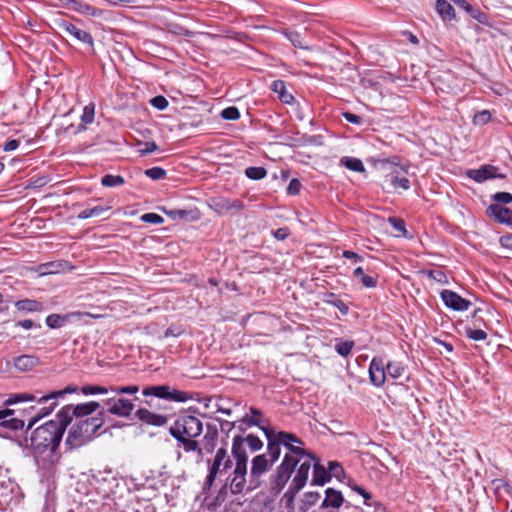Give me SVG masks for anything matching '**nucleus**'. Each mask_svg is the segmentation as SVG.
<instances>
[{"instance_id": "052dcab7", "label": "nucleus", "mask_w": 512, "mask_h": 512, "mask_svg": "<svg viewBox=\"0 0 512 512\" xmlns=\"http://www.w3.org/2000/svg\"><path fill=\"white\" fill-rule=\"evenodd\" d=\"M361 283L366 288H374L377 284V281L372 276L362 275Z\"/></svg>"}, {"instance_id": "dca6fc26", "label": "nucleus", "mask_w": 512, "mask_h": 512, "mask_svg": "<svg viewBox=\"0 0 512 512\" xmlns=\"http://www.w3.org/2000/svg\"><path fill=\"white\" fill-rule=\"evenodd\" d=\"M60 27L62 28L63 31H65L68 34H70L71 36H73L79 42L88 44L89 46L93 47L94 40L90 33L86 32V31L78 28L76 25L66 22V21H63L60 24Z\"/></svg>"}, {"instance_id": "9b49d317", "label": "nucleus", "mask_w": 512, "mask_h": 512, "mask_svg": "<svg viewBox=\"0 0 512 512\" xmlns=\"http://www.w3.org/2000/svg\"><path fill=\"white\" fill-rule=\"evenodd\" d=\"M444 305L455 311H466L471 306V302L452 290H442L440 293Z\"/></svg>"}, {"instance_id": "423d86ee", "label": "nucleus", "mask_w": 512, "mask_h": 512, "mask_svg": "<svg viewBox=\"0 0 512 512\" xmlns=\"http://www.w3.org/2000/svg\"><path fill=\"white\" fill-rule=\"evenodd\" d=\"M203 430L202 422L195 416L182 415L176 419L169 432L173 438L198 437Z\"/></svg>"}, {"instance_id": "473e14b6", "label": "nucleus", "mask_w": 512, "mask_h": 512, "mask_svg": "<svg viewBox=\"0 0 512 512\" xmlns=\"http://www.w3.org/2000/svg\"><path fill=\"white\" fill-rule=\"evenodd\" d=\"M194 437L181 436V438H175L182 446L185 452H197L198 458H202V450L199 447L197 441L193 439Z\"/></svg>"}, {"instance_id": "ddd939ff", "label": "nucleus", "mask_w": 512, "mask_h": 512, "mask_svg": "<svg viewBox=\"0 0 512 512\" xmlns=\"http://www.w3.org/2000/svg\"><path fill=\"white\" fill-rule=\"evenodd\" d=\"M487 215L500 224L512 226V210L500 204H491L487 208Z\"/></svg>"}, {"instance_id": "6ab92c4d", "label": "nucleus", "mask_w": 512, "mask_h": 512, "mask_svg": "<svg viewBox=\"0 0 512 512\" xmlns=\"http://www.w3.org/2000/svg\"><path fill=\"white\" fill-rule=\"evenodd\" d=\"M61 2L68 9H71L84 15L97 17L100 16L102 13L100 9H97L87 3L78 0H61Z\"/></svg>"}, {"instance_id": "79ce46f5", "label": "nucleus", "mask_w": 512, "mask_h": 512, "mask_svg": "<svg viewBox=\"0 0 512 512\" xmlns=\"http://www.w3.org/2000/svg\"><path fill=\"white\" fill-rule=\"evenodd\" d=\"M109 208H105V207H102V206H95L93 208H89V209H85L83 211H81L79 214H78V218L79 219H88V218H91V217H97V216H100L103 212L107 211Z\"/></svg>"}, {"instance_id": "c85d7f7f", "label": "nucleus", "mask_w": 512, "mask_h": 512, "mask_svg": "<svg viewBox=\"0 0 512 512\" xmlns=\"http://www.w3.org/2000/svg\"><path fill=\"white\" fill-rule=\"evenodd\" d=\"M435 9L443 20H451L455 17V9L447 0H437Z\"/></svg>"}, {"instance_id": "8fccbe9b", "label": "nucleus", "mask_w": 512, "mask_h": 512, "mask_svg": "<svg viewBox=\"0 0 512 512\" xmlns=\"http://www.w3.org/2000/svg\"><path fill=\"white\" fill-rule=\"evenodd\" d=\"M221 116L225 120H232L233 121V120L239 119L240 113H239V110L236 107L231 106V107H227L224 110H222Z\"/></svg>"}, {"instance_id": "a211bd4d", "label": "nucleus", "mask_w": 512, "mask_h": 512, "mask_svg": "<svg viewBox=\"0 0 512 512\" xmlns=\"http://www.w3.org/2000/svg\"><path fill=\"white\" fill-rule=\"evenodd\" d=\"M14 414L13 409L0 410V426L10 430L22 429L25 425L24 421L14 417Z\"/></svg>"}, {"instance_id": "49530a36", "label": "nucleus", "mask_w": 512, "mask_h": 512, "mask_svg": "<svg viewBox=\"0 0 512 512\" xmlns=\"http://www.w3.org/2000/svg\"><path fill=\"white\" fill-rule=\"evenodd\" d=\"M110 391L116 395L121 394H136L139 391V387L136 385L110 387Z\"/></svg>"}, {"instance_id": "f704fd0d", "label": "nucleus", "mask_w": 512, "mask_h": 512, "mask_svg": "<svg viewBox=\"0 0 512 512\" xmlns=\"http://www.w3.org/2000/svg\"><path fill=\"white\" fill-rule=\"evenodd\" d=\"M324 302L337 308L342 315H347L349 312L348 305L339 299L334 293L326 294Z\"/></svg>"}, {"instance_id": "b1692460", "label": "nucleus", "mask_w": 512, "mask_h": 512, "mask_svg": "<svg viewBox=\"0 0 512 512\" xmlns=\"http://www.w3.org/2000/svg\"><path fill=\"white\" fill-rule=\"evenodd\" d=\"M242 207V203L238 200L219 198L214 201L215 211L219 214H225L231 210H240Z\"/></svg>"}, {"instance_id": "69168bd1", "label": "nucleus", "mask_w": 512, "mask_h": 512, "mask_svg": "<svg viewBox=\"0 0 512 512\" xmlns=\"http://www.w3.org/2000/svg\"><path fill=\"white\" fill-rule=\"evenodd\" d=\"M499 242L502 247L512 250V234L501 236Z\"/></svg>"}, {"instance_id": "09e8293b", "label": "nucleus", "mask_w": 512, "mask_h": 512, "mask_svg": "<svg viewBox=\"0 0 512 512\" xmlns=\"http://www.w3.org/2000/svg\"><path fill=\"white\" fill-rule=\"evenodd\" d=\"M466 336L474 341H483L487 338V333L481 329H466Z\"/></svg>"}, {"instance_id": "bb28decb", "label": "nucleus", "mask_w": 512, "mask_h": 512, "mask_svg": "<svg viewBox=\"0 0 512 512\" xmlns=\"http://www.w3.org/2000/svg\"><path fill=\"white\" fill-rule=\"evenodd\" d=\"M15 307L18 311L22 312H42L44 306L41 302L32 299H23L15 302Z\"/></svg>"}, {"instance_id": "2f4dec72", "label": "nucleus", "mask_w": 512, "mask_h": 512, "mask_svg": "<svg viewBox=\"0 0 512 512\" xmlns=\"http://www.w3.org/2000/svg\"><path fill=\"white\" fill-rule=\"evenodd\" d=\"M84 427V433L90 434L92 438L97 433V430L103 425V420L97 417H90L87 419H79Z\"/></svg>"}, {"instance_id": "f8f14e48", "label": "nucleus", "mask_w": 512, "mask_h": 512, "mask_svg": "<svg viewBox=\"0 0 512 512\" xmlns=\"http://www.w3.org/2000/svg\"><path fill=\"white\" fill-rule=\"evenodd\" d=\"M91 439L92 436H90V434L86 435V433H84V427L78 419L68 432L66 443L71 447H78Z\"/></svg>"}, {"instance_id": "39448f33", "label": "nucleus", "mask_w": 512, "mask_h": 512, "mask_svg": "<svg viewBox=\"0 0 512 512\" xmlns=\"http://www.w3.org/2000/svg\"><path fill=\"white\" fill-rule=\"evenodd\" d=\"M279 459V452L272 444H267L266 452L255 456L251 462L248 489H255L261 483V477L266 474Z\"/></svg>"}, {"instance_id": "4d7b16f0", "label": "nucleus", "mask_w": 512, "mask_h": 512, "mask_svg": "<svg viewBox=\"0 0 512 512\" xmlns=\"http://www.w3.org/2000/svg\"><path fill=\"white\" fill-rule=\"evenodd\" d=\"M152 106L159 110H164L168 107V101L164 96H156L150 100Z\"/></svg>"}, {"instance_id": "bf43d9fd", "label": "nucleus", "mask_w": 512, "mask_h": 512, "mask_svg": "<svg viewBox=\"0 0 512 512\" xmlns=\"http://www.w3.org/2000/svg\"><path fill=\"white\" fill-rule=\"evenodd\" d=\"M15 326L22 327L24 329H32L34 327L41 328L40 324L34 323L31 319L20 320L15 323Z\"/></svg>"}, {"instance_id": "f03ea898", "label": "nucleus", "mask_w": 512, "mask_h": 512, "mask_svg": "<svg viewBox=\"0 0 512 512\" xmlns=\"http://www.w3.org/2000/svg\"><path fill=\"white\" fill-rule=\"evenodd\" d=\"M77 387H66L63 390L54 391L47 395H39L36 393H17L12 394L5 401L6 406L14 405L20 402H35L34 405L30 406V409L34 412L28 426L31 427L39 419L49 415L57 406V400L63 397L67 393L76 392Z\"/></svg>"}, {"instance_id": "7ed1b4c3", "label": "nucleus", "mask_w": 512, "mask_h": 512, "mask_svg": "<svg viewBox=\"0 0 512 512\" xmlns=\"http://www.w3.org/2000/svg\"><path fill=\"white\" fill-rule=\"evenodd\" d=\"M63 436V429L53 420L36 428L29 439H26L27 445L34 454H43L46 451L54 452Z\"/></svg>"}, {"instance_id": "de8ad7c7", "label": "nucleus", "mask_w": 512, "mask_h": 512, "mask_svg": "<svg viewBox=\"0 0 512 512\" xmlns=\"http://www.w3.org/2000/svg\"><path fill=\"white\" fill-rule=\"evenodd\" d=\"M145 175L152 180H161L166 176V171L161 167H152L145 170Z\"/></svg>"}, {"instance_id": "3c124183", "label": "nucleus", "mask_w": 512, "mask_h": 512, "mask_svg": "<svg viewBox=\"0 0 512 512\" xmlns=\"http://www.w3.org/2000/svg\"><path fill=\"white\" fill-rule=\"evenodd\" d=\"M389 223L392 225L394 230L397 232V236L405 235L406 228L403 220L391 217L389 218Z\"/></svg>"}, {"instance_id": "1a4fd4ad", "label": "nucleus", "mask_w": 512, "mask_h": 512, "mask_svg": "<svg viewBox=\"0 0 512 512\" xmlns=\"http://www.w3.org/2000/svg\"><path fill=\"white\" fill-rule=\"evenodd\" d=\"M308 476V464L304 463V465L298 466L296 474L283 496L287 505L292 504L297 493L305 487Z\"/></svg>"}, {"instance_id": "58836bf2", "label": "nucleus", "mask_w": 512, "mask_h": 512, "mask_svg": "<svg viewBox=\"0 0 512 512\" xmlns=\"http://www.w3.org/2000/svg\"><path fill=\"white\" fill-rule=\"evenodd\" d=\"M124 183L125 180L121 175L106 174L101 179V184L105 187H117Z\"/></svg>"}, {"instance_id": "9d476101", "label": "nucleus", "mask_w": 512, "mask_h": 512, "mask_svg": "<svg viewBox=\"0 0 512 512\" xmlns=\"http://www.w3.org/2000/svg\"><path fill=\"white\" fill-rule=\"evenodd\" d=\"M118 396L119 395L114 394V396L108 397L103 401L104 405L107 407V412L118 417L130 416L134 410L133 401Z\"/></svg>"}, {"instance_id": "ea45409f", "label": "nucleus", "mask_w": 512, "mask_h": 512, "mask_svg": "<svg viewBox=\"0 0 512 512\" xmlns=\"http://www.w3.org/2000/svg\"><path fill=\"white\" fill-rule=\"evenodd\" d=\"M237 439H240L241 443L246 442L248 447L251 449V451L255 452L260 450L263 447V442L260 440V438L253 434H248L245 439H242L241 437H236Z\"/></svg>"}, {"instance_id": "5fc2aeb1", "label": "nucleus", "mask_w": 512, "mask_h": 512, "mask_svg": "<svg viewBox=\"0 0 512 512\" xmlns=\"http://www.w3.org/2000/svg\"><path fill=\"white\" fill-rule=\"evenodd\" d=\"M492 199L496 201V204H510L512 202V194L509 192H497L492 195Z\"/></svg>"}, {"instance_id": "0eeeda50", "label": "nucleus", "mask_w": 512, "mask_h": 512, "mask_svg": "<svg viewBox=\"0 0 512 512\" xmlns=\"http://www.w3.org/2000/svg\"><path fill=\"white\" fill-rule=\"evenodd\" d=\"M231 466L232 461L230 457L227 455V450L224 448H219L216 451L213 462L209 467V473L206 477L205 486L210 488L213 485L216 477L227 472V470L231 468Z\"/></svg>"}, {"instance_id": "393cba45", "label": "nucleus", "mask_w": 512, "mask_h": 512, "mask_svg": "<svg viewBox=\"0 0 512 512\" xmlns=\"http://www.w3.org/2000/svg\"><path fill=\"white\" fill-rule=\"evenodd\" d=\"M313 466V475H312V485H324L331 479V474L329 471L325 469V467L319 463L312 462Z\"/></svg>"}, {"instance_id": "864d4df0", "label": "nucleus", "mask_w": 512, "mask_h": 512, "mask_svg": "<svg viewBox=\"0 0 512 512\" xmlns=\"http://www.w3.org/2000/svg\"><path fill=\"white\" fill-rule=\"evenodd\" d=\"M491 120V114L488 110H483L481 112H478L474 118L473 122L476 125H484L488 123Z\"/></svg>"}, {"instance_id": "4c0bfd02", "label": "nucleus", "mask_w": 512, "mask_h": 512, "mask_svg": "<svg viewBox=\"0 0 512 512\" xmlns=\"http://www.w3.org/2000/svg\"><path fill=\"white\" fill-rule=\"evenodd\" d=\"M353 346V341H344L342 339H336L335 350L340 356L347 357L351 353Z\"/></svg>"}, {"instance_id": "338daca9", "label": "nucleus", "mask_w": 512, "mask_h": 512, "mask_svg": "<svg viewBox=\"0 0 512 512\" xmlns=\"http://www.w3.org/2000/svg\"><path fill=\"white\" fill-rule=\"evenodd\" d=\"M18 147H19V141L16 139H11L4 144L3 150L4 151H13V150L17 149Z\"/></svg>"}, {"instance_id": "cd10ccee", "label": "nucleus", "mask_w": 512, "mask_h": 512, "mask_svg": "<svg viewBox=\"0 0 512 512\" xmlns=\"http://www.w3.org/2000/svg\"><path fill=\"white\" fill-rule=\"evenodd\" d=\"M58 421H55L57 425L61 426L63 429V432L65 431L66 427L70 422L73 420V417H75V410L73 409V405H66L64 406L56 415Z\"/></svg>"}, {"instance_id": "2eb2a0df", "label": "nucleus", "mask_w": 512, "mask_h": 512, "mask_svg": "<svg viewBox=\"0 0 512 512\" xmlns=\"http://www.w3.org/2000/svg\"><path fill=\"white\" fill-rule=\"evenodd\" d=\"M369 377L373 385L380 387L386 379V367L382 360L374 358L369 366Z\"/></svg>"}, {"instance_id": "f257e3e1", "label": "nucleus", "mask_w": 512, "mask_h": 512, "mask_svg": "<svg viewBox=\"0 0 512 512\" xmlns=\"http://www.w3.org/2000/svg\"><path fill=\"white\" fill-rule=\"evenodd\" d=\"M261 430L266 436L267 444H272L278 450L279 456L281 455V446L285 449L281 463L270 476V490L272 493L278 494L284 489L298 465L308 464L309 473L315 458L303 448V441L295 434L275 431L270 427H261Z\"/></svg>"}, {"instance_id": "c756f323", "label": "nucleus", "mask_w": 512, "mask_h": 512, "mask_svg": "<svg viewBox=\"0 0 512 512\" xmlns=\"http://www.w3.org/2000/svg\"><path fill=\"white\" fill-rule=\"evenodd\" d=\"M272 90L278 94V98L285 104H290L294 100L291 93L286 90L285 83L281 80H276L271 85Z\"/></svg>"}, {"instance_id": "c03bdc74", "label": "nucleus", "mask_w": 512, "mask_h": 512, "mask_svg": "<svg viewBox=\"0 0 512 512\" xmlns=\"http://www.w3.org/2000/svg\"><path fill=\"white\" fill-rule=\"evenodd\" d=\"M110 388L97 386V385H87L82 387V393L85 395H94V394H108Z\"/></svg>"}, {"instance_id": "7c9ffc66", "label": "nucleus", "mask_w": 512, "mask_h": 512, "mask_svg": "<svg viewBox=\"0 0 512 512\" xmlns=\"http://www.w3.org/2000/svg\"><path fill=\"white\" fill-rule=\"evenodd\" d=\"M100 404L96 401H90L87 403L73 405L75 410V417L82 418L95 412L99 408Z\"/></svg>"}, {"instance_id": "37998d69", "label": "nucleus", "mask_w": 512, "mask_h": 512, "mask_svg": "<svg viewBox=\"0 0 512 512\" xmlns=\"http://www.w3.org/2000/svg\"><path fill=\"white\" fill-rule=\"evenodd\" d=\"M60 266H61L60 263H55V262H49V263L41 264L38 267V272L42 276L58 273L59 269H60Z\"/></svg>"}, {"instance_id": "4be33fe9", "label": "nucleus", "mask_w": 512, "mask_h": 512, "mask_svg": "<svg viewBox=\"0 0 512 512\" xmlns=\"http://www.w3.org/2000/svg\"><path fill=\"white\" fill-rule=\"evenodd\" d=\"M38 363L39 360L36 356L27 354L18 356L13 360L14 367L20 372L31 371Z\"/></svg>"}, {"instance_id": "680f3d73", "label": "nucleus", "mask_w": 512, "mask_h": 512, "mask_svg": "<svg viewBox=\"0 0 512 512\" xmlns=\"http://www.w3.org/2000/svg\"><path fill=\"white\" fill-rule=\"evenodd\" d=\"M158 150V146L155 142H145L144 147L140 149V153L145 155Z\"/></svg>"}, {"instance_id": "603ef678", "label": "nucleus", "mask_w": 512, "mask_h": 512, "mask_svg": "<svg viewBox=\"0 0 512 512\" xmlns=\"http://www.w3.org/2000/svg\"><path fill=\"white\" fill-rule=\"evenodd\" d=\"M141 220L145 223L156 224V225L162 224L164 222L163 217L156 213H145L141 216Z\"/></svg>"}, {"instance_id": "6e6d98bb", "label": "nucleus", "mask_w": 512, "mask_h": 512, "mask_svg": "<svg viewBox=\"0 0 512 512\" xmlns=\"http://www.w3.org/2000/svg\"><path fill=\"white\" fill-rule=\"evenodd\" d=\"M302 184L297 178H293L287 187V193L289 195H297L301 191Z\"/></svg>"}, {"instance_id": "aec40b11", "label": "nucleus", "mask_w": 512, "mask_h": 512, "mask_svg": "<svg viewBox=\"0 0 512 512\" xmlns=\"http://www.w3.org/2000/svg\"><path fill=\"white\" fill-rule=\"evenodd\" d=\"M497 168L492 165H485L479 169L469 170L467 175L478 183L496 177Z\"/></svg>"}, {"instance_id": "a18cd8bd", "label": "nucleus", "mask_w": 512, "mask_h": 512, "mask_svg": "<svg viewBox=\"0 0 512 512\" xmlns=\"http://www.w3.org/2000/svg\"><path fill=\"white\" fill-rule=\"evenodd\" d=\"M427 276L438 283L448 284V277L441 269L429 270L427 271Z\"/></svg>"}, {"instance_id": "e2e57ef3", "label": "nucleus", "mask_w": 512, "mask_h": 512, "mask_svg": "<svg viewBox=\"0 0 512 512\" xmlns=\"http://www.w3.org/2000/svg\"><path fill=\"white\" fill-rule=\"evenodd\" d=\"M290 232L288 228H279L273 231V236L277 240H285L289 236Z\"/></svg>"}, {"instance_id": "f3484780", "label": "nucleus", "mask_w": 512, "mask_h": 512, "mask_svg": "<svg viewBox=\"0 0 512 512\" xmlns=\"http://www.w3.org/2000/svg\"><path fill=\"white\" fill-rule=\"evenodd\" d=\"M88 313L74 312L66 315L50 314L46 318V325L51 329H57L63 326L65 322H69L72 319L81 320L84 316H88Z\"/></svg>"}, {"instance_id": "e433bc0d", "label": "nucleus", "mask_w": 512, "mask_h": 512, "mask_svg": "<svg viewBox=\"0 0 512 512\" xmlns=\"http://www.w3.org/2000/svg\"><path fill=\"white\" fill-rule=\"evenodd\" d=\"M341 164L344 165L347 169L355 172L364 173L366 171L363 162L359 158L343 157L341 159Z\"/></svg>"}, {"instance_id": "6e6552de", "label": "nucleus", "mask_w": 512, "mask_h": 512, "mask_svg": "<svg viewBox=\"0 0 512 512\" xmlns=\"http://www.w3.org/2000/svg\"><path fill=\"white\" fill-rule=\"evenodd\" d=\"M145 396H155L160 399L172 400L176 402H186L190 396L180 390L170 389L168 385L150 386L143 390Z\"/></svg>"}, {"instance_id": "72a5a7b5", "label": "nucleus", "mask_w": 512, "mask_h": 512, "mask_svg": "<svg viewBox=\"0 0 512 512\" xmlns=\"http://www.w3.org/2000/svg\"><path fill=\"white\" fill-rule=\"evenodd\" d=\"M405 366L402 362L390 361L386 364V375L393 379H398L403 376Z\"/></svg>"}, {"instance_id": "c9c22d12", "label": "nucleus", "mask_w": 512, "mask_h": 512, "mask_svg": "<svg viewBox=\"0 0 512 512\" xmlns=\"http://www.w3.org/2000/svg\"><path fill=\"white\" fill-rule=\"evenodd\" d=\"M95 107L93 104L86 105L83 109L81 116L82 123L78 126L76 132H81L86 129V124H91L94 121Z\"/></svg>"}, {"instance_id": "a878e982", "label": "nucleus", "mask_w": 512, "mask_h": 512, "mask_svg": "<svg viewBox=\"0 0 512 512\" xmlns=\"http://www.w3.org/2000/svg\"><path fill=\"white\" fill-rule=\"evenodd\" d=\"M136 416L142 421L157 426H161L166 422V418L164 416L154 414L145 408L138 409L136 412Z\"/></svg>"}, {"instance_id": "20e7f679", "label": "nucleus", "mask_w": 512, "mask_h": 512, "mask_svg": "<svg viewBox=\"0 0 512 512\" xmlns=\"http://www.w3.org/2000/svg\"><path fill=\"white\" fill-rule=\"evenodd\" d=\"M231 452L235 459V467L224 487H228L232 494H240L244 490H249L246 480L248 457L240 439H233Z\"/></svg>"}, {"instance_id": "5701e85b", "label": "nucleus", "mask_w": 512, "mask_h": 512, "mask_svg": "<svg viewBox=\"0 0 512 512\" xmlns=\"http://www.w3.org/2000/svg\"><path fill=\"white\" fill-rule=\"evenodd\" d=\"M165 213L172 220L196 221L200 218V213L197 209H194V210L173 209V210H165Z\"/></svg>"}, {"instance_id": "13d9d810", "label": "nucleus", "mask_w": 512, "mask_h": 512, "mask_svg": "<svg viewBox=\"0 0 512 512\" xmlns=\"http://www.w3.org/2000/svg\"><path fill=\"white\" fill-rule=\"evenodd\" d=\"M342 116L347 122L355 124V125H361L363 122V120L360 116L353 114L351 112H343Z\"/></svg>"}, {"instance_id": "a19ab883", "label": "nucleus", "mask_w": 512, "mask_h": 512, "mask_svg": "<svg viewBox=\"0 0 512 512\" xmlns=\"http://www.w3.org/2000/svg\"><path fill=\"white\" fill-rule=\"evenodd\" d=\"M245 175L252 180H261L266 177L267 170L264 167H248L245 169Z\"/></svg>"}, {"instance_id": "412c9836", "label": "nucleus", "mask_w": 512, "mask_h": 512, "mask_svg": "<svg viewBox=\"0 0 512 512\" xmlns=\"http://www.w3.org/2000/svg\"><path fill=\"white\" fill-rule=\"evenodd\" d=\"M344 502L343 495L340 491L333 488H327L325 491V498L321 504V508H339Z\"/></svg>"}, {"instance_id": "0e129e2a", "label": "nucleus", "mask_w": 512, "mask_h": 512, "mask_svg": "<svg viewBox=\"0 0 512 512\" xmlns=\"http://www.w3.org/2000/svg\"><path fill=\"white\" fill-rule=\"evenodd\" d=\"M351 488L364 498L365 505H369L368 500L371 498V496L365 489L358 485H353Z\"/></svg>"}, {"instance_id": "4468645a", "label": "nucleus", "mask_w": 512, "mask_h": 512, "mask_svg": "<svg viewBox=\"0 0 512 512\" xmlns=\"http://www.w3.org/2000/svg\"><path fill=\"white\" fill-rule=\"evenodd\" d=\"M406 173L407 171L404 167H395L394 170L386 176V181L389 182L394 189L401 188L408 190L410 188V181L406 177Z\"/></svg>"}, {"instance_id": "774afa93", "label": "nucleus", "mask_w": 512, "mask_h": 512, "mask_svg": "<svg viewBox=\"0 0 512 512\" xmlns=\"http://www.w3.org/2000/svg\"><path fill=\"white\" fill-rule=\"evenodd\" d=\"M319 497H320V494L318 492H307V493H305L306 502L309 505L315 504Z\"/></svg>"}]
</instances>
